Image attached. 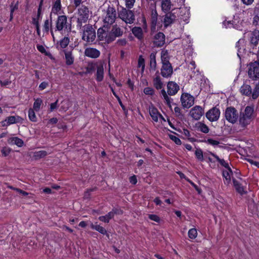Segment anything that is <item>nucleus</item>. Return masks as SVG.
<instances>
[{
    "label": "nucleus",
    "instance_id": "1",
    "mask_svg": "<svg viewBox=\"0 0 259 259\" xmlns=\"http://www.w3.org/2000/svg\"><path fill=\"white\" fill-rule=\"evenodd\" d=\"M186 12L185 8H174L170 12L165 13L163 20L164 27L167 28L177 21L180 23L182 21L186 22L188 19V16H185Z\"/></svg>",
    "mask_w": 259,
    "mask_h": 259
},
{
    "label": "nucleus",
    "instance_id": "2",
    "mask_svg": "<svg viewBox=\"0 0 259 259\" xmlns=\"http://www.w3.org/2000/svg\"><path fill=\"white\" fill-rule=\"evenodd\" d=\"M56 30L61 31L63 30L67 32H70L72 29L71 22H67V17L66 15H60L58 17L56 23Z\"/></svg>",
    "mask_w": 259,
    "mask_h": 259
},
{
    "label": "nucleus",
    "instance_id": "3",
    "mask_svg": "<svg viewBox=\"0 0 259 259\" xmlns=\"http://www.w3.org/2000/svg\"><path fill=\"white\" fill-rule=\"evenodd\" d=\"M257 58L256 61L249 64L248 75L251 80L259 81V56H257Z\"/></svg>",
    "mask_w": 259,
    "mask_h": 259
},
{
    "label": "nucleus",
    "instance_id": "4",
    "mask_svg": "<svg viewBox=\"0 0 259 259\" xmlns=\"http://www.w3.org/2000/svg\"><path fill=\"white\" fill-rule=\"evenodd\" d=\"M240 92L243 95L251 96L252 99H256L259 96V81L255 84L253 91L250 85L244 83L240 88Z\"/></svg>",
    "mask_w": 259,
    "mask_h": 259
},
{
    "label": "nucleus",
    "instance_id": "5",
    "mask_svg": "<svg viewBox=\"0 0 259 259\" xmlns=\"http://www.w3.org/2000/svg\"><path fill=\"white\" fill-rule=\"evenodd\" d=\"M89 8L84 5L81 6L78 9V14L79 17L77 20V27L81 28L82 23H85L87 22L89 17Z\"/></svg>",
    "mask_w": 259,
    "mask_h": 259
},
{
    "label": "nucleus",
    "instance_id": "6",
    "mask_svg": "<svg viewBox=\"0 0 259 259\" xmlns=\"http://www.w3.org/2000/svg\"><path fill=\"white\" fill-rule=\"evenodd\" d=\"M83 27L82 39L89 43L93 42L96 37L95 29L90 24L86 25Z\"/></svg>",
    "mask_w": 259,
    "mask_h": 259
},
{
    "label": "nucleus",
    "instance_id": "7",
    "mask_svg": "<svg viewBox=\"0 0 259 259\" xmlns=\"http://www.w3.org/2000/svg\"><path fill=\"white\" fill-rule=\"evenodd\" d=\"M118 17L126 23L132 24L135 20V16L133 11L122 8L118 12Z\"/></svg>",
    "mask_w": 259,
    "mask_h": 259
},
{
    "label": "nucleus",
    "instance_id": "8",
    "mask_svg": "<svg viewBox=\"0 0 259 259\" xmlns=\"http://www.w3.org/2000/svg\"><path fill=\"white\" fill-rule=\"evenodd\" d=\"M123 33V30L117 24L113 25L111 30L108 32V44L114 41L116 37L121 36Z\"/></svg>",
    "mask_w": 259,
    "mask_h": 259
},
{
    "label": "nucleus",
    "instance_id": "9",
    "mask_svg": "<svg viewBox=\"0 0 259 259\" xmlns=\"http://www.w3.org/2000/svg\"><path fill=\"white\" fill-rule=\"evenodd\" d=\"M116 18V11L115 9L109 6L106 11V16L104 19V24H113Z\"/></svg>",
    "mask_w": 259,
    "mask_h": 259
},
{
    "label": "nucleus",
    "instance_id": "10",
    "mask_svg": "<svg viewBox=\"0 0 259 259\" xmlns=\"http://www.w3.org/2000/svg\"><path fill=\"white\" fill-rule=\"evenodd\" d=\"M225 118L229 122L235 123L238 118L237 110L233 107H227L225 110Z\"/></svg>",
    "mask_w": 259,
    "mask_h": 259
},
{
    "label": "nucleus",
    "instance_id": "11",
    "mask_svg": "<svg viewBox=\"0 0 259 259\" xmlns=\"http://www.w3.org/2000/svg\"><path fill=\"white\" fill-rule=\"evenodd\" d=\"M152 37L153 45L155 47H162L165 43V35L162 32H158Z\"/></svg>",
    "mask_w": 259,
    "mask_h": 259
},
{
    "label": "nucleus",
    "instance_id": "12",
    "mask_svg": "<svg viewBox=\"0 0 259 259\" xmlns=\"http://www.w3.org/2000/svg\"><path fill=\"white\" fill-rule=\"evenodd\" d=\"M182 105L184 108H189L194 104V98L188 93L182 94L181 97Z\"/></svg>",
    "mask_w": 259,
    "mask_h": 259
},
{
    "label": "nucleus",
    "instance_id": "13",
    "mask_svg": "<svg viewBox=\"0 0 259 259\" xmlns=\"http://www.w3.org/2000/svg\"><path fill=\"white\" fill-rule=\"evenodd\" d=\"M220 115V110L216 107L209 109L206 113V117L210 121H217Z\"/></svg>",
    "mask_w": 259,
    "mask_h": 259
},
{
    "label": "nucleus",
    "instance_id": "14",
    "mask_svg": "<svg viewBox=\"0 0 259 259\" xmlns=\"http://www.w3.org/2000/svg\"><path fill=\"white\" fill-rule=\"evenodd\" d=\"M204 109L200 106H195L190 110V115L195 120H199L204 114Z\"/></svg>",
    "mask_w": 259,
    "mask_h": 259
},
{
    "label": "nucleus",
    "instance_id": "15",
    "mask_svg": "<svg viewBox=\"0 0 259 259\" xmlns=\"http://www.w3.org/2000/svg\"><path fill=\"white\" fill-rule=\"evenodd\" d=\"M259 41V30H254L251 33L249 39V45L252 49L255 48Z\"/></svg>",
    "mask_w": 259,
    "mask_h": 259
},
{
    "label": "nucleus",
    "instance_id": "16",
    "mask_svg": "<svg viewBox=\"0 0 259 259\" xmlns=\"http://www.w3.org/2000/svg\"><path fill=\"white\" fill-rule=\"evenodd\" d=\"M44 0H40L38 8V18L37 19H32V24L35 25L36 30V32L37 35L40 36V26L39 24V20L40 17L41 13V8L43 5Z\"/></svg>",
    "mask_w": 259,
    "mask_h": 259
},
{
    "label": "nucleus",
    "instance_id": "17",
    "mask_svg": "<svg viewBox=\"0 0 259 259\" xmlns=\"http://www.w3.org/2000/svg\"><path fill=\"white\" fill-rule=\"evenodd\" d=\"M44 0H40L38 8V18L37 19H32V24L35 25L36 30V32L37 35L40 36V26L39 24V20L40 17L41 13V8L43 5Z\"/></svg>",
    "mask_w": 259,
    "mask_h": 259
},
{
    "label": "nucleus",
    "instance_id": "18",
    "mask_svg": "<svg viewBox=\"0 0 259 259\" xmlns=\"http://www.w3.org/2000/svg\"><path fill=\"white\" fill-rule=\"evenodd\" d=\"M160 71V74L163 77H170L173 73L172 66L171 64L162 65Z\"/></svg>",
    "mask_w": 259,
    "mask_h": 259
},
{
    "label": "nucleus",
    "instance_id": "19",
    "mask_svg": "<svg viewBox=\"0 0 259 259\" xmlns=\"http://www.w3.org/2000/svg\"><path fill=\"white\" fill-rule=\"evenodd\" d=\"M156 2H151L150 23H157L158 15L156 9Z\"/></svg>",
    "mask_w": 259,
    "mask_h": 259
},
{
    "label": "nucleus",
    "instance_id": "20",
    "mask_svg": "<svg viewBox=\"0 0 259 259\" xmlns=\"http://www.w3.org/2000/svg\"><path fill=\"white\" fill-rule=\"evenodd\" d=\"M167 93L170 96L175 95L180 89L179 85L174 81H169L167 83Z\"/></svg>",
    "mask_w": 259,
    "mask_h": 259
},
{
    "label": "nucleus",
    "instance_id": "21",
    "mask_svg": "<svg viewBox=\"0 0 259 259\" xmlns=\"http://www.w3.org/2000/svg\"><path fill=\"white\" fill-rule=\"evenodd\" d=\"M84 55L91 58H97L99 57L100 52L96 49L88 48L85 50Z\"/></svg>",
    "mask_w": 259,
    "mask_h": 259
},
{
    "label": "nucleus",
    "instance_id": "22",
    "mask_svg": "<svg viewBox=\"0 0 259 259\" xmlns=\"http://www.w3.org/2000/svg\"><path fill=\"white\" fill-rule=\"evenodd\" d=\"M172 6V4L170 0H161V8L164 13L170 12Z\"/></svg>",
    "mask_w": 259,
    "mask_h": 259
},
{
    "label": "nucleus",
    "instance_id": "23",
    "mask_svg": "<svg viewBox=\"0 0 259 259\" xmlns=\"http://www.w3.org/2000/svg\"><path fill=\"white\" fill-rule=\"evenodd\" d=\"M63 52L65 54V63L67 65L70 66L73 64L74 58L72 55L71 51H67L64 50Z\"/></svg>",
    "mask_w": 259,
    "mask_h": 259
},
{
    "label": "nucleus",
    "instance_id": "24",
    "mask_svg": "<svg viewBox=\"0 0 259 259\" xmlns=\"http://www.w3.org/2000/svg\"><path fill=\"white\" fill-rule=\"evenodd\" d=\"M108 32L103 29V28H100L97 30V37L98 39L100 41H105L106 43L108 44L107 40Z\"/></svg>",
    "mask_w": 259,
    "mask_h": 259
},
{
    "label": "nucleus",
    "instance_id": "25",
    "mask_svg": "<svg viewBox=\"0 0 259 259\" xmlns=\"http://www.w3.org/2000/svg\"><path fill=\"white\" fill-rule=\"evenodd\" d=\"M169 56L167 50H162L161 52V60L162 65H171L169 62Z\"/></svg>",
    "mask_w": 259,
    "mask_h": 259
},
{
    "label": "nucleus",
    "instance_id": "26",
    "mask_svg": "<svg viewBox=\"0 0 259 259\" xmlns=\"http://www.w3.org/2000/svg\"><path fill=\"white\" fill-rule=\"evenodd\" d=\"M132 32L139 40H142L143 38V32L141 27L135 26L132 28Z\"/></svg>",
    "mask_w": 259,
    "mask_h": 259
},
{
    "label": "nucleus",
    "instance_id": "27",
    "mask_svg": "<svg viewBox=\"0 0 259 259\" xmlns=\"http://www.w3.org/2000/svg\"><path fill=\"white\" fill-rule=\"evenodd\" d=\"M70 39L68 36H65L59 42H57V48L59 50L60 49L66 48L69 44Z\"/></svg>",
    "mask_w": 259,
    "mask_h": 259
},
{
    "label": "nucleus",
    "instance_id": "28",
    "mask_svg": "<svg viewBox=\"0 0 259 259\" xmlns=\"http://www.w3.org/2000/svg\"><path fill=\"white\" fill-rule=\"evenodd\" d=\"M104 78V68L102 65L97 66L96 73V80L98 81H101Z\"/></svg>",
    "mask_w": 259,
    "mask_h": 259
},
{
    "label": "nucleus",
    "instance_id": "29",
    "mask_svg": "<svg viewBox=\"0 0 259 259\" xmlns=\"http://www.w3.org/2000/svg\"><path fill=\"white\" fill-rule=\"evenodd\" d=\"M149 114L155 122L158 121V116L160 115L158 110L153 106L149 108Z\"/></svg>",
    "mask_w": 259,
    "mask_h": 259
},
{
    "label": "nucleus",
    "instance_id": "30",
    "mask_svg": "<svg viewBox=\"0 0 259 259\" xmlns=\"http://www.w3.org/2000/svg\"><path fill=\"white\" fill-rule=\"evenodd\" d=\"M233 174V171L231 168H228L227 170L223 171V176L225 179V183L228 185L231 182V176Z\"/></svg>",
    "mask_w": 259,
    "mask_h": 259
},
{
    "label": "nucleus",
    "instance_id": "31",
    "mask_svg": "<svg viewBox=\"0 0 259 259\" xmlns=\"http://www.w3.org/2000/svg\"><path fill=\"white\" fill-rule=\"evenodd\" d=\"M6 119L9 125L12 124L20 122L22 120V118L19 116H10L7 117Z\"/></svg>",
    "mask_w": 259,
    "mask_h": 259
},
{
    "label": "nucleus",
    "instance_id": "32",
    "mask_svg": "<svg viewBox=\"0 0 259 259\" xmlns=\"http://www.w3.org/2000/svg\"><path fill=\"white\" fill-rule=\"evenodd\" d=\"M233 183L234 186L236 190L239 193L242 194L245 193V191L244 190V188L243 186L241 185V184L238 182L235 179L233 178Z\"/></svg>",
    "mask_w": 259,
    "mask_h": 259
},
{
    "label": "nucleus",
    "instance_id": "33",
    "mask_svg": "<svg viewBox=\"0 0 259 259\" xmlns=\"http://www.w3.org/2000/svg\"><path fill=\"white\" fill-rule=\"evenodd\" d=\"M251 119L246 117L243 114H240L239 118V123L242 127H245L250 123Z\"/></svg>",
    "mask_w": 259,
    "mask_h": 259
},
{
    "label": "nucleus",
    "instance_id": "34",
    "mask_svg": "<svg viewBox=\"0 0 259 259\" xmlns=\"http://www.w3.org/2000/svg\"><path fill=\"white\" fill-rule=\"evenodd\" d=\"M209 153L216 159V160L220 163L222 166L225 167L227 169L230 168L229 164L226 162L224 159L220 158L218 155L212 152H210Z\"/></svg>",
    "mask_w": 259,
    "mask_h": 259
},
{
    "label": "nucleus",
    "instance_id": "35",
    "mask_svg": "<svg viewBox=\"0 0 259 259\" xmlns=\"http://www.w3.org/2000/svg\"><path fill=\"white\" fill-rule=\"evenodd\" d=\"M47 155L48 153L46 151L41 150L34 152L33 157L35 160H38L45 157Z\"/></svg>",
    "mask_w": 259,
    "mask_h": 259
},
{
    "label": "nucleus",
    "instance_id": "36",
    "mask_svg": "<svg viewBox=\"0 0 259 259\" xmlns=\"http://www.w3.org/2000/svg\"><path fill=\"white\" fill-rule=\"evenodd\" d=\"M150 67L155 70L156 68V53H151L150 55Z\"/></svg>",
    "mask_w": 259,
    "mask_h": 259
},
{
    "label": "nucleus",
    "instance_id": "37",
    "mask_svg": "<svg viewBox=\"0 0 259 259\" xmlns=\"http://www.w3.org/2000/svg\"><path fill=\"white\" fill-rule=\"evenodd\" d=\"M61 1L56 0L53 6L52 13L57 14L58 12L61 10Z\"/></svg>",
    "mask_w": 259,
    "mask_h": 259
},
{
    "label": "nucleus",
    "instance_id": "38",
    "mask_svg": "<svg viewBox=\"0 0 259 259\" xmlns=\"http://www.w3.org/2000/svg\"><path fill=\"white\" fill-rule=\"evenodd\" d=\"M91 228L92 229H94V230H95L98 231L102 234H103V235L107 234V231L106 230V229L104 228H103V227L100 226V225H94L93 224H91Z\"/></svg>",
    "mask_w": 259,
    "mask_h": 259
},
{
    "label": "nucleus",
    "instance_id": "39",
    "mask_svg": "<svg viewBox=\"0 0 259 259\" xmlns=\"http://www.w3.org/2000/svg\"><path fill=\"white\" fill-rule=\"evenodd\" d=\"M248 208L252 213L257 211L258 206L257 204L254 202L253 199H251L249 201Z\"/></svg>",
    "mask_w": 259,
    "mask_h": 259
},
{
    "label": "nucleus",
    "instance_id": "40",
    "mask_svg": "<svg viewBox=\"0 0 259 259\" xmlns=\"http://www.w3.org/2000/svg\"><path fill=\"white\" fill-rule=\"evenodd\" d=\"M19 2L17 1L15 4H14V2H12L10 5V21H12L13 19V13L14 12L18 9Z\"/></svg>",
    "mask_w": 259,
    "mask_h": 259
},
{
    "label": "nucleus",
    "instance_id": "41",
    "mask_svg": "<svg viewBox=\"0 0 259 259\" xmlns=\"http://www.w3.org/2000/svg\"><path fill=\"white\" fill-rule=\"evenodd\" d=\"M112 218H113V213L109 212L105 215L99 217V220L100 221L104 222V223H108L109 222V220Z\"/></svg>",
    "mask_w": 259,
    "mask_h": 259
},
{
    "label": "nucleus",
    "instance_id": "42",
    "mask_svg": "<svg viewBox=\"0 0 259 259\" xmlns=\"http://www.w3.org/2000/svg\"><path fill=\"white\" fill-rule=\"evenodd\" d=\"M153 83L155 88L157 90L161 89L163 87V83L159 76H157L154 79Z\"/></svg>",
    "mask_w": 259,
    "mask_h": 259
},
{
    "label": "nucleus",
    "instance_id": "43",
    "mask_svg": "<svg viewBox=\"0 0 259 259\" xmlns=\"http://www.w3.org/2000/svg\"><path fill=\"white\" fill-rule=\"evenodd\" d=\"M253 111H254V109L252 107L247 106V107H246V108L245 109L244 112L242 114H244L246 117L251 119L252 117V115L253 113Z\"/></svg>",
    "mask_w": 259,
    "mask_h": 259
},
{
    "label": "nucleus",
    "instance_id": "44",
    "mask_svg": "<svg viewBox=\"0 0 259 259\" xmlns=\"http://www.w3.org/2000/svg\"><path fill=\"white\" fill-rule=\"evenodd\" d=\"M50 26L51 27L52 26V14L50 15V22H49V20L47 19L45 20L44 25V30L47 33H49Z\"/></svg>",
    "mask_w": 259,
    "mask_h": 259
},
{
    "label": "nucleus",
    "instance_id": "45",
    "mask_svg": "<svg viewBox=\"0 0 259 259\" xmlns=\"http://www.w3.org/2000/svg\"><path fill=\"white\" fill-rule=\"evenodd\" d=\"M10 140L12 143L14 144L19 147L22 146L24 144L23 140L18 137H13L11 138Z\"/></svg>",
    "mask_w": 259,
    "mask_h": 259
},
{
    "label": "nucleus",
    "instance_id": "46",
    "mask_svg": "<svg viewBox=\"0 0 259 259\" xmlns=\"http://www.w3.org/2000/svg\"><path fill=\"white\" fill-rule=\"evenodd\" d=\"M198 128L201 132L205 134H207L209 132V129L205 124L200 122H198Z\"/></svg>",
    "mask_w": 259,
    "mask_h": 259
},
{
    "label": "nucleus",
    "instance_id": "47",
    "mask_svg": "<svg viewBox=\"0 0 259 259\" xmlns=\"http://www.w3.org/2000/svg\"><path fill=\"white\" fill-rule=\"evenodd\" d=\"M42 103V100L40 98H37L35 100L33 104V109L36 111H38L40 109V105Z\"/></svg>",
    "mask_w": 259,
    "mask_h": 259
},
{
    "label": "nucleus",
    "instance_id": "48",
    "mask_svg": "<svg viewBox=\"0 0 259 259\" xmlns=\"http://www.w3.org/2000/svg\"><path fill=\"white\" fill-rule=\"evenodd\" d=\"M28 117L29 119L33 122H36L37 118L36 117L34 110L32 109H29L28 111Z\"/></svg>",
    "mask_w": 259,
    "mask_h": 259
},
{
    "label": "nucleus",
    "instance_id": "49",
    "mask_svg": "<svg viewBox=\"0 0 259 259\" xmlns=\"http://www.w3.org/2000/svg\"><path fill=\"white\" fill-rule=\"evenodd\" d=\"M95 65L93 64H89L86 68H85V71L82 73H80V74H82L83 73L87 74L89 73H92L93 71L95 70Z\"/></svg>",
    "mask_w": 259,
    "mask_h": 259
},
{
    "label": "nucleus",
    "instance_id": "50",
    "mask_svg": "<svg viewBox=\"0 0 259 259\" xmlns=\"http://www.w3.org/2000/svg\"><path fill=\"white\" fill-rule=\"evenodd\" d=\"M196 158L200 161H202L204 160L203 152L201 149H197L195 152Z\"/></svg>",
    "mask_w": 259,
    "mask_h": 259
},
{
    "label": "nucleus",
    "instance_id": "51",
    "mask_svg": "<svg viewBox=\"0 0 259 259\" xmlns=\"http://www.w3.org/2000/svg\"><path fill=\"white\" fill-rule=\"evenodd\" d=\"M197 236V231L196 229L192 228L188 232V236L191 239H195Z\"/></svg>",
    "mask_w": 259,
    "mask_h": 259
},
{
    "label": "nucleus",
    "instance_id": "52",
    "mask_svg": "<svg viewBox=\"0 0 259 259\" xmlns=\"http://www.w3.org/2000/svg\"><path fill=\"white\" fill-rule=\"evenodd\" d=\"M138 66L139 67H142V71L143 72L145 69V59L141 55L139 57Z\"/></svg>",
    "mask_w": 259,
    "mask_h": 259
},
{
    "label": "nucleus",
    "instance_id": "53",
    "mask_svg": "<svg viewBox=\"0 0 259 259\" xmlns=\"http://www.w3.org/2000/svg\"><path fill=\"white\" fill-rule=\"evenodd\" d=\"M156 25L157 23H150V35L151 36L157 33Z\"/></svg>",
    "mask_w": 259,
    "mask_h": 259
},
{
    "label": "nucleus",
    "instance_id": "54",
    "mask_svg": "<svg viewBox=\"0 0 259 259\" xmlns=\"http://www.w3.org/2000/svg\"><path fill=\"white\" fill-rule=\"evenodd\" d=\"M169 138L177 145H181L182 142L180 139L176 136L172 135H169Z\"/></svg>",
    "mask_w": 259,
    "mask_h": 259
},
{
    "label": "nucleus",
    "instance_id": "55",
    "mask_svg": "<svg viewBox=\"0 0 259 259\" xmlns=\"http://www.w3.org/2000/svg\"><path fill=\"white\" fill-rule=\"evenodd\" d=\"M36 48L37 49V50L41 53L42 54H45L47 56H49V55H50L51 54L50 53H48L46 51V49H45V48L42 45H37L36 46Z\"/></svg>",
    "mask_w": 259,
    "mask_h": 259
},
{
    "label": "nucleus",
    "instance_id": "56",
    "mask_svg": "<svg viewBox=\"0 0 259 259\" xmlns=\"http://www.w3.org/2000/svg\"><path fill=\"white\" fill-rule=\"evenodd\" d=\"M204 142L213 146H217L220 144L219 141L212 139H208L207 140H205Z\"/></svg>",
    "mask_w": 259,
    "mask_h": 259
},
{
    "label": "nucleus",
    "instance_id": "57",
    "mask_svg": "<svg viewBox=\"0 0 259 259\" xmlns=\"http://www.w3.org/2000/svg\"><path fill=\"white\" fill-rule=\"evenodd\" d=\"M182 134H184L186 137H188V140L190 141L191 142H193L195 141V139L194 138H190V132L186 128L183 129V132H182Z\"/></svg>",
    "mask_w": 259,
    "mask_h": 259
},
{
    "label": "nucleus",
    "instance_id": "58",
    "mask_svg": "<svg viewBox=\"0 0 259 259\" xmlns=\"http://www.w3.org/2000/svg\"><path fill=\"white\" fill-rule=\"evenodd\" d=\"M144 93L146 94V95H152L154 94V90L151 88H149V87H147V88H145L144 89Z\"/></svg>",
    "mask_w": 259,
    "mask_h": 259
},
{
    "label": "nucleus",
    "instance_id": "59",
    "mask_svg": "<svg viewBox=\"0 0 259 259\" xmlns=\"http://www.w3.org/2000/svg\"><path fill=\"white\" fill-rule=\"evenodd\" d=\"M175 112L177 117L180 118H182L184 117V115L181 113V110L179 107H176L174 109Z\"/></svg>",
    "mask_w": 259,
    "mask_h": 259
},
{
    "label": "nucleus",
    "instance_id": "60",
    "mask_svg": "<svg viewBox=\"0 0 259 259\" xmlns=\"http://www.w3.org/2000/svg\"><path fill=\"white\" fill-rule=\"evenodd\" d=\"M148 218L151 220L154 221L157 223H159L160 220L159 217L156 214H149Z\"/></svg>",
    "mask_w": 259,
    "mask_h": 259
},
{
    "label": "nucleus",
    "instance_id": "61",
    "mask_svg": "<svg viewBox=\"0 0 259 259\" xmlns=\"http://www.w3.org/2000/svg\"><path fill=\"white\" fill-rule=\"evenodd\" d=\"M10 152H11V149L9 148H7V147L3 148L1 150V152L3 154V155H4V156H8L9 154V153H10Z\"/></svg>",
    "mask_w": 259,
    "mask_h": 259
},
{
    "label": "nucleus",
    "instance_id": "62",
    "mask_svg": "<svg viewBox=\"0 0 259 259\" xmlns=\"http://www.w3.org/2000/svg\"><path fill=\"white\" fill-rule=\"evenodd\" d=\"M135 2V0H125L126 7L128 9L132 8Z\"/></svg>",
    "mask_w": 259,
    "mask_h": 259
},
{
    "label": "nucleus",
    "instance_id": "63",
    "mask_svg": "<svg viewBox=\"0 0 259 259\" xmlns=\"http://www.w3.org/2000/svg\"><path fill=\"white\" fill-rule=\"evenodd\" d=\"M58 100H57L54 103H51L50 105V111L52 112L54 110L56 109L58 107Z\"/></svg>",
    "mask_w": 259,
    "mask_h": 259
},
{
    "label": "nucleus",
    "instance_id": "64",
    "mask_svg": "<svg viewBox=\"0 0 259 259\" xmlns=\"http://www.w3.org/2000/svg\"><path fill=\"white\" fill-rule=\"evenodd\" d=\"M97 189L96 187H95L94 188L89 189H87V191L84 193V197L86 198H89L90 196V192H93L94 191H95Z\"/></svg>",
    "mask_w": 259,
    "mask_h": 259
}]
</instances>
